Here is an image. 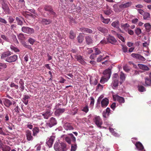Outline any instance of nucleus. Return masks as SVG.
I'll return each mask as SVG.
<instances>
[{
  "instance_id": "nucleus-16",
  "label": "nucleus",
  "mask_w": 151,
  "mask_h": 151,
  "mask_svg": "<svg viewBox=\"0 0 151 151\" xmlns=\"http://www.w3.org/2000/svg\"><path fill=\"white\" fill-rule=\"evenodd\" d=\"M2 8L6 13H8L9 12L10 9L8 4L6 3V1L1 4Z\"/></svg>"
},
{
  "instance_id": "nucleus-19",
  "label": "nucleus",
  "mask_w": 151,
  "mask_h": 151,
  "mask_svg": "<svg viewBox=\"0 0 151 151\" xmlns=\"http://www.w3.org/2000/svg\"><path fill=\"white\" fill-rule=\"evenodd\" d=\"M97 29L100 32L105 35L107 34L108 32L107 29L105 27L98 26L97 27Z\"/></svg>"
},
{
  "instance_id": "nucleus-37",
  "label": "nucleus",
  "mask_w": 151,
  "mask_h": 151,
  "mask_svg": "<svg viewBox=\"0 0 151 151\" xmlns=\"http://www.w3.org/2000/svg\"><path fill=\"white\" fill-rule=\"evenodd\" d=\"M84 36L81 34H79L77 37V40L78 42L80 43H81L84 40Z\"/></svg>"
},
{
  "instance_id": "nucleus-25",
  "label": "nucleus",
  "mask_w": 151,
  "mask_h": 151,
  "mask_svg": "<svg viewBox=\"0 0 151 151\" xmlns=\"http://www.w3.org/2000/svg\"><path fill=\"white\" fill-rule=\"evenodd\" d=\"M80 30L84 33L91 34L93 32L92 31L91 29L84 27L81 28L80 29Z\"/></svg>"
},
{
  "instance_id": "nucleus-28",
  "label": "nucleus",
  "mask_w": 151,
  "mask_h": 151,
  "mask_svg": "<svg viewBox=\"0 0 151 151\" xmlns=\"http://www.w3.org/2000/svg\"><path fill=\"white\" fill-rule=\"evenodd\" d=\"M52 114L50 111L47 110L43 113L42 115L44 116V118L47 119Z\"/></svg>"
},
{
  "instance_id": "nucleus-55",
  "label": "nucleus",
  "mask_w": 151,
  "mask_h": 151,
  "mask_svg": "<svg viewBox=\"0 0 151 151\" xmlns=\"http://www.w3.org/2000/svg\"><path fill=\"white\" fill-rule=\"evenodd\" d=\"M120 40L123 42H125V40L124 37L121 35L118 34H116V36Z\"/></svg>"
},
{
  "instance_id": "nucleus-39",
  "label": "nucleus",
  "mask_w": 151,
  "mask_h": 151,
  "mask_svg": "<svg viewBox=\"0 0 151 151\" xmlns=\"http://www.w3.org/2000/svg\"><path fill=\"white\" fill-rule=\"evenodd\" d=\"M33 135L34 136H36L39 132V130L38 127H35L32 129Z\"/></svg>"
},
{
  "instance_id": "nucleus-58",
  "label": "nucleus",
  "mask_w": 151,
  "mask_h": 151,
  "mask_svg": "<svg viewBox=\"0 0 151 151\" xmlns=\"http://www.w3.org/2000/svg\"><path fill=\"white\" fill-rule=\"evenodd\" d=\"M138 87L139 91L140 92H143L146 90L145 88L143 86H139Z\"/></svg>"
},
{
  "instance_id": "nucleus-14",
  "label": "nucleus",
  "mask_w": 151,
  "mask_h": 151,
  "mask_svg": "<svg viewBox=\"0 0 151 151\" xmlns=\"http://www.w3.org/2000/svg\"><path fill=\"white\" fill-rule=\"evenodd\" d=\"M131 55L134 58L137 59L142 61H145V58L144 57L139 54L132 53Z\"/></svg>"
},
{
  "instance_id": "nucleus-48",
  "label": "nucleus",
  "mask_w": 151,
  "mask_h": 151,
  "mask_svg": "<svg viewBox=\"0 0 151 151\" xmlns=\"http://www.w3.org/2000/svg\"><path fill=\"white\" fill-rule=\"evenodd\" d=\"M135 32L137 35H139L142 32V31L139 28H136L135 30Z\"/></svg>"
},
{
  "instance_id": "nucleus-30",
  "label": "nucleus",
  "mask_w": 151,
  "mask_h": 151,
  "mask_svg": "<svg viewBox=\"0 0 151 151\" xmlns=\"http://www.w3.org/2000/svg\"><path fill=\"white\" fill-rule=\"evenodd\" d=\"M100 19L102 22L105 24H108L110 21V19H109L104 18L102 14L101 15Z\"/></svg>"
},
{
  "instance_id": "nucleus-63",
  "label": "nucleus",
  "mask_w": 151,
  "mask_h": 151,
  "mask_svg": "<svg viewBox=\"0 0 151 151\" xmlns=\"http://www.w3.org/2000/svg\"><path fill=\"white\" fill-rule=\"evenodd\" d=\"M11 87H14L16 89H18V86L17 85H15L14 83H12L10 85Z\"/></svg>"
},
{
  "instance_id": "nucleus-7",
  "label": "nucleus",
  "mask_w": 151,
  "mask_h": 151,
  "mask_svg": "<svg viewBox=\"0 0 151 151\" xmlns=\"http://www.w3.org/2000/svg\"><path fill=\"white\" fill-rule=\"evenodd\" d=\"M108 43H110L113 45H116L117 41L113 36L109 35L106 38Z\"/></svg>"
},
{
  "instance_id": "nucleus-10",
  "label": "nucleus",
  "mask_w": 151,
  "mask_h": 151,
  "mask_svg": "<svg viewBox=\"0 0 151 151\" xmlns=\"http://www.w3.org/2000/svg\"><path fill=\"white\" fill-rule=\"evenodd\" d=\"M93 121L98 127H101V126L102 124V121L99 116H95L93 119Z\"/></svg>"
},
{
  "instance_id": "nucleus-60",
  "label": "nucleus",
  "mask_w": 151,
  "mask_h": 151,
  "mask_svg": "<svg viewBox=\"0 0 151 151\" xmlns=\"http://www.w3.org/2000/svg\"><path fill=\"white\" fill-rule=\"evenodd\" d=\"M28 42H29L31 45H33L34 42L35 41V40L32 38H29L28 39Z\"/></svg>"
},
{
  "instance_id": "nucleus-6",
  "label": "nucleus",
  "mask_w": 151,
  "mask_h": 151,
  "mask_svg": "<svg viewBox=\"0 0 151 151\" xmlns=\"http://www.w3.org/2000/svg\"><path fill=\"white\" fill-rule=\"evenodd\" d=\"M57 124V121L53 117L50 118V121L46 123L47 127H51Z\"/></svg>"
},
{
  "instance_id": "nucleus-35",
  "label": "nucleus",
  "mask_w": 151,
  "mask_h": 151,
  "mask_svg": "<svg viewBox=\"0 0 151 151\" xmlns=\"http://www.w3.org/2000/svg\"><path fill=\"white\" fill-rule=\"evenodd\" d=\"M18 38L19 40L22 41L25 40V37L24 34L22 33H19L18 35Z\"/></svg>"
},
{
  "instance_id": "nucleus-40",
  "label": "nucleus",
  "mask_w": 151,
  "mask_h": 151,
  "mask_svg": "<svg viewBox=\"0 0 151 151\" xmlns=\"http://www.w3.org/2000/svg\"><path fill=\"white\" fill-rule=\"evenodd\" d=\"M126 78V75L122 72H120V78L122 81H125Z\"/></svg>"
},
{
  "instance_id": "nucleus-50",
  "label": "nucleus",
  "mask_w": 151,
  "mask_h": 151,
  "mask_svg": "<svg viewBox=\"0 0 151 151\" xmlns=\"http://www.w3.org/2000/svg\"><path fill=\"white\" fill-rule=\"evenodd\" d=\"M104 13L106 15H109L111 14L112 11L111 10H105L103 11Z\"/></svg>"
},
{
  "instance_id": "nucleus-1",
  "label": "nucleus",
  "mask_w": 151,
  "mask_h": 151,
  "mask_svg": "<svg viewBox=\"0 0 151 151\" xmlns=\"http://www.w3.org/2000/svg\"><path fill=\"white\" fill-rule=\"evenodd\" d=\"M111 71L110 69H106L103 72V76L101 78L100 83L102 84L107 82L110 78Z\"/></svg>"
},
{
  "instance_id": "nucleus-52",
  "label": "nucleus",
  "mask_w": 151,
  "mask_h": 151,
  "mask_svg": "<svg viewBox=\"0 0 151 151\" xmlns=\"http://www.w3.org/2000/svg\"><path fill=\"white\" fill-rule=\"evenodd\" d=\"M10 48L11 49L14 51L15 52H19V50L16 47L11 45L10 46Z\"/></svg>"
},
{
  "instance_id": "nucleus-42",
  "label": "nucleus",
  "mask_w": 151,
  "mask_h": 151,
  "mask_svg": "<svg viewBox=\"0 0 151 151\" xmlns=\"http://www.w3.org/2000/svg\"><path fill=\"white\" fill-rule=\"evenodd\" d=\"M15 107L14 108V110L13 111V112H16L17 113H19V111L20 110V109L18 105L16 106V105H15Z\"/></svg>"
},
{
  "instance_id": "nucleus-11",
  "label": "nucleus",
  "mask_w": 151,
  "mask_h": 151,
  "mask_svg": "<svg viewBox=\"0 0 151 151\" xmlns=\"http://www.w3.org/2000/svg\"><path fill=\"white\" fill-rule=\"evenodd\" d=\"M18 57L17 55H14L12 56L7 57L5 61L9 63L15 62L17 59Z\"/></svg>"
},
{
  "instance_id": "nucleus-18",
  "label": "nucleus",
  "mask_w": 151,
  "mask_h": 151,
  "mask_svg": "<svg viewBox=\"0 0 151 151\" xmlns=\"http://www.w3.org/2000/svg\"><path fill=\"white\" fill-rule=\"evenodd\" d=\"M110 112V109L109 108H107L105 111H104L102 113L103 117L105 118H107L109 116Z\"/></svg>"
},
{
  "instance_id": "nucleus-31",
  "label": "nucleus",
  "mask_w": 151,
  "mask_h": 151,
  "mask_svg": "<svg viewBox=\"0 0 151 151\" xmlns=\"http://www.w3.org/2000/svg\"><path fill=\"white\" fill-rule=\"evenodd\" d=\"M113 10L116 12H119L121 11V9L117 4H114L113 6Z\"/></svg>"
},
{
  "instance_id": "nucleus-20",
  "label": "nucleus",
  "mask_w": 151,
  "mask_h": 151,
  "mask_svg": "<svg viewBox=\"0 0 151 151\" xmlns=\"http://www.w3.org/2000/svg\"><path fill=\"white\" fill-rule=\"evenodd\" d=\"M86 42L87 45H90L92 44L93 43L92 37L89 36H87L85 37Z\"/></svg>"
},
{
  "instance_id": "nucleus-9",
  "label": "nucleus",
  "mask_w": 151,
  "mask_h": 151,
  "mask_svg": "<svg viewBox=\"0 0 151 151\" xmlns=\"http://www.w3.org/2000/svg\"><path fill=\"white\" fill-rule=\"evenodd\" d=\"M55 136H50L49 138H48L47 139L46 144L49 148L52 147L55 140Z\"/></svg>"
},
{
  "instance_id": "nucleus-34",
  "label": "nucleus",
  "mask_w": 151,
  "mask_h": 151,
  "mask_svg": "<svg viewBox=\"0 0 151 151\" xmlns=\"http://www.w3.org/2000/svg\"><path fill=\"white\" fill-rule=\"evenodd\" d=\"M138 66L140 69L143 70H148L149 69L148 67L145 65L138 64Z\"/></svg>"
},
{
  "instance_id": "nucleus-5",
  "label": "nucleus",
  "mask_w": 151,
  "mask_h": 151,
  "mask_svg": "<svg viewBox=\"0 0 151 151\" xmlns=\"http://www.w3.org/2000/svg\"><path fill=\"white\" fill-rule=\"evenodd\" d=\"M99 76L97 75H94L91 76L90 79V82L91 84L94 85H96L98 83Z\"/></svg>"
},
{
  "instance_id": "nucleus-53",
  "label": "nucleus",
  "mask_w": 151,
  "mask_h": 151,
  "mask_svg": "<svg viewBox=\"0 0 151 151\" xmlns=\"http://www.w3.org/2000/svg\"><path fill=\"white\" fill-rule=\"evenodd\" d=\"M82 111L86 113H87L89 111L88 105L87 104H85V106L83 108V109L82 110Z\"/></svg>"
},
{
  "instance_id": "nucleus-45",
  "label": "nucleus",
  "mask_w": 151,
  "mask_h": 151,
  "mask_svg": "<svg viewBox=\"0 0 151 151\" xmlns=\"http://www.w3.org/2000/svg\"><path fill=\"white\" fill-rule=\"evenodd\" d=\"M16 19L17 21V24L20 26H22L23 25V23L22 21L18 17H16Z\"/></svg>"
},
{
  "instance_id": "nucleus-33",
  "label": "nucleus",
  "mask_w": 151,
  "mask_h": 151,
  "mask_svg": "<svg viewBox=\"0 0 151 151\" xmlns=\"http://www.w3.org/2000/svg\"><path fill=\"white\" fill-rule=\"evenodd\" d=\"M4 103V105L7 107H9L12 103L10 100L7 99H6L5 100Z\"/></svg>"
},
{
  "instance_id": "nucleus-17",
  "label": "nucleus",
  "mask_w": 151,
  "mask_h": 151,
  "mask_svg": "<svg viewBox=\"0 0 151 151\" xmlns=\"http://www.w3.org/2000/svg\"><path fill=\"white\" fill-rule=\"evenodd\" d=\"M109 103V100L106 98L104 99L101 101V106L103 108L106 107Z\"/></svg>"
},
{
  "instance_id": "nucleus-23",
  "label": "nucleus",
  "mask_w": 151,
  "mask_h": 151,
  "mask_svg": "<svg viewBox=\"0 0 151 151\" xmlns=\"http://www.w3.org/2000/svg\"><path fill=\"white\" fill-rule=\"evenodd\" d=\"M65 111L64 108L58 109H56L55 112V114L57 116H58L61 114Z\"/></svg>"
},
{
  "instance_id": "nucleus-2",
  "label": "nucleus",
  "mask_w": 151,
  "mask_h": 151,
  "mask_svg": "<svg viewBox=\"0 0 151 151\" xmlns=\"http://www.w3.org/2000/svg\"><path fill=\"white\" fill-rule=\"evenodd\" d=\"M44 10L49 12L47 16H50V17L54 18L57 16V14L54 11L52 6L50 5H45L44 7Z\"/></svg>"
},
{
  "instance_id": "nucleus-27",
  "label": "nucleus",
  "mask_w": 151,
  "mask_h": 151,
  "mask_svg": "<svg viewBox=\"0 0 151 151\" xmlns=\"http://www.w3.org/2000/svg\"><path fill=\"white\" fill-rule=\"evenodd\" d=\"M30 98V97L27 95H24L22 99V101L24 104L27 105L28 103V99Z\"/></svg>"
},
{
  "instance_id": "nucleus-41",
  "label": "nucleus",
  "mask_w": 151,
  "mask_h": 151,
  "mask_svg": "<svg viewBox=\"0 0 151 151\" xmlns=\"http://www.w3.org/2000/svg\"><path fill=\"white\" fill-rule=\"evenodd\" d=\"M119 79H113L112 83L114 87H117L119 84Z\"/></svg>"
},
{
  "instance_id": "nucleus-56",
  "label": "nucleus",
  "mask_w": 151,
  "mask_h": 151,
  "mask_svg": "<svg viewBox=\"0 0 151 151\" xmlns=\"http://www.w3.org/2000/svg\"><path fill=\"white\" fill-rule=\"evenodd\" d=\"M109 129L110 132H111L112 134L114 136H116L117 135V134L114 131V129L113 128L111 127L109 128Z\"/></svg>"
},
{
  "instance_id": "nucleus-4",
  "label": "nucleus",
  "mask_w": 151,
  "mask_h": 151,
  "mask_svg": "<svg viewBox=\"0 0 151 151\" xmlns=\"http://www.w3.org/2000/svg\"><path fill=\"white\" fill-rule=\"evenodd\" d=\"M22 31L28 35H31L35 32V30L32 28L26 26H23L21 29Z\"/></svg>"
},
{
  "instance_id": "nucleus-51",
  "label": "nucleus",
  "mask_w": 151,
  "mask_h": 151,
  "mask_svg": "<svg viewBox=\"0 0 151 151\" xmlns=\"http://www.w3.org/2000/svg\"><path fill=\"white\" fill-rule=\"evenodd\" d=\"M146 85L150 86L151 85V80L148 78H146L145 80Z\"/></svg>"
},
{
  "instance_id": "nucleus-15",
  "label": "nucleus",
  "mask_w": 151,
  "mask_h": 151,
  "mask_svg": "<svg viewBox=\"0 0 151 151\" xmlns=\"http://www.w3.org/2000/svg\"><path fill=\"white\" fill-rule=\"evenodd\" d=\"M132 2L129 1L125 3H122L119 5V7L121 9H125L128 8L132 5Z\"/></svg>"
},
{
  "instance_id": "nucleus-49",
  "label": "nucleus",
  "mask_w": 151,
  "mask_h": 151,
  "mask_svg": "<svg viewBox=\"0 0 151 151\" xmlns=\"http://www.w3.org/2000/svg\"><path fill=\"white\" fill-rule=\"evenodd\" d=\"M144 25L147 31L149 32L151 28L150 24L149 23H146Z\"/></svg>"
},
{
  "instance_id": "nucleus-57",
  "label": "nucleus",
  "mask_w": 151,
  "mask_h": 151,
  "mask_svg": "<svg viewBox=\"0 0 151 151\" xmlns=\"http://www.w3.org/2000/svg\"><path fill=\"white\" fill-rule=\"evenodd\" d=\"M94 52H95V53L96 55H98L100 54L101 52V50L98 48H94Z\"/></svg>"
},
{
  "instance_id": "nucleus-44",
  "label": "nucleus",
  "mask_w": 151,
  "mask_h": 151,
  "mask_svg": "<svg viewBox=\"0 0 151 151\" xmlns=\"http://www.w3.org/2000/svg\"><path fill=\"white\" fill-rule=\"evenodd\" d=\"M69 135L70 136V138L71 140V141L74 143H76V138L75 137H74L73 134L72 133L69 134Z\"/></svg>"
},
{
  "instance_id": "nucleus-26",
  "label": "nucleus",
  "mask_w": 151,
  "mask_h": 151,
  "mask_svg": "<svg viewBox=\"0 0 151 151\" xmlns=\"http://www.w3.org/2000/svg\"><path fill=\"white\" fill-rule=\"evenodd\" d=\"M0 148L2 149V151H10L11 150L10 147L3 144L0 147Z\"/></svg>"
},
{
  "instance_id": "nucleus-32",
  "label": "nucleus",
  "mask_w": 151,
  "mask_h": 151,
  "mask_svg": "<svg viewBox=\"0 0 151 151\" xmlns=\"http://www.w3.org/2000/svg\"><path fill=\"white\" fill-rule=\"evenodd\" d=\"M121 25L122 28L126 32L127 31V30L128 29V27L130 26L129 24L127 23H121Z\"/></svg>"
},
{
  "instance_id": "nucleus-54",
  "label": "nucleus",
  "mask_w": 151,
  "mask_h": 151,
  "mask_svg": "<svg viewBox=\"0 0 151 151\" xmlns=\"http://www.w3.org/2000/svg\"><path fill=\"white\" fill-rule=\"evenodd\" d=\"M103 88V86L100 84V83H99L96 87V90L98 91H101L102 90Z\"/></svg>"
},
{
  "instance_id": "nucleus-46",
  "label": "nucleus",
  "mask_w": 151,
  "mask_h": 151,
  "mask_svg": "<svg viewBox=\"0 0 151 151\" xmlns=\"http://www.w3.org/2000/svg\"><path fill=\"white\" fill-rule=\"evenodd\" d=\"M77 147V144L76 143L72 144L71 145V151H75Z\"/></svg>"
},
{
  "instance_id": "nucleus-29",
  "label": "nucleus",
  "mask_w": 151,
  "mask_h": 151,
  "mask_svg": "<svg viewBox=\"0 0 151 151\" xmlns=\"http://www.w3.org/2000/svg\"><path fill=\"white\" fill-rule=\"evenodd\" d=\"M12 54V53L10 51H7L2 53L1 55V58L3 59L4 58L8 57Z\"/></svg>"
},
{
  "instance_id": "nucleus-64",
  "label": "nucleus",
  "mask_w": 151,
  "mask_h": 151,
  "mask_svg": "<svg viewBox=\"0 0 151 151\" xmlns=\"http://www.w3.org/2000/svg\"><path fill=\"white\" fill-rule=\"evenodd\" d=\"M123 69L127 72H128L130 70V68L126 66H125L123 67Z\"/></svg>"
},
{
  "instance_id": "nucleus-47",
  "label": "nucleus",
  "mask_w": 151,
  "mask_h": 151,
  "mask_svg": "<svg viewBox=\"0 0 151 151\" xmlns=\"http://www.w3.org/2000/svg\"><path fill=\"white\" fill-rule=\"evenodd\" d=\"M90 99L91 100V101L90 104V106L92 108L94 104V99L93 97L92 96L90 97Z\"/></svg>"
},
{
  "instance_id": "nucleus-36",
  "label": "nucleus",
  "mask_w": 151,
  "mask_h": 151,
  "mask_svg": "<svg viewBox=\"0 0 151 151\" xmlns=\"http://www.w3.org/2000/svg\"><path fill=\"white\" fill-rule=\"evenodd\" d=\"M76 37V34L73 30H70L69 33V38L72 40L74 39Z\"/></svg>"
},
{
  "instance_id": "nucleus-24",
  "label": "nucleus",
  "mask_w": 151,
  "mask_h": 151,
  "mask_svg": "<svg viewBox=\"0 0 151 151\" xmlns=\"http://www.w3.org/2000/svg\"><path fill=\"white\" fill-rule=\"evenodd\" d=\"M63 127L64 128L67 130H73L74 129L73 127L72 126L71 124L68 123H65L64 126Z\"/></svg>"
},
{
  "instance_id": "nucleus-62",
  "label": "nucleus",
  "mask_w": 151,
  "mask_h": 151,
  "mask_svg": "<svg viewBox=\"0 0 151 151\" xmlns=\"http://www.w3.org/2000/svg\"><path fill=\"white\" fill-rule=\"evenodd\" d=\"M65 140L68 144H70L71 143V140L69 137H66L65 138Z\"/></svg>"
},
{
  "instance_id": "nucleus-38",
  "label": "nucleus",
  "mask_w": 151,
  "mask_h": 151,
  "mask_svg": "<svg viewBox=\"0 0 151 151\" xmlns=\"http://www.w3.org/2000/svg\"><path fill=\"white\" fill-rule=\"evenodd\" d=\"M116 99L117 101L119 103H124L125 102L124 98L119 96H116Z\"/></svg>"
},
{
  "instance_id": "nucleus-3",
  "label": "nucleus",
  "mask_w": 151,
  "mask_h": 151,
  "mask_svg": "<svg viewBox=\"0 0 151 151\" xmlns=\"http://www.w3.org/2000/svg\"><path fill=\"white\" fill-rule=\"evenodd\" d=\"M54 148L57 151H65L67 149L66 144L64 143H55Z\"/></svg>"
},
{
  "instance_id": "nucleus-8",
  "label": "nucleus",
  "mask_w": 151,
  "mask_h": 151,
  "mask_svg": "<svg viewBox=\"0 0 151 151\" xmlns=\"http://www.w3.org/2000/svg\"><path fill=\"white\" fill-rule=\"evenodd\" d=\"M40 20L43 24L45 25H48L52 23V21L51 19L49 18H40Z\"/></svg>"
},
{
  "instance_id": "nucleus-22",
  "label": "nucleus",
  "mask_w": 151,
  "mask_h": 151,
  "mask_svg": "<svg viewBox=\"0 0 151 151\" xmlns=\"http://www.w3.org/2000/svg\"><path fill=\"white\" fill-rule=\"evenodd\" d=\"M76 58L77 60L82 65H85L86 63L83 59V57L80 55H77L76 57Z\"/></svg>"
},
{
  "instance_id": "nucleus-13",
  "label": "nucleus",
  "mask_w": 151,
  "mask_h": 151,
  "mask_svg": "<svg viewBox=\"0 0 151 151\" xmlns=\"http://www.w3.org/2000/svg\"><path fill=\"white\" fill-rule=\"evenodd\" d=\"M135 145L138 151H145L143 145L139 142H137L135 143Z\"/></svg>"
},
{
  "instance_id": "nucleus-43",
  "label": "nucleus",
  "mask_w": 151,
  "mask_h": 151,
  "mask_svg": "<svg viewBox=\"0 0 151 151\" xmlns=\"http://www.w3.org/2000/svg\"><path fill=\"white\" fill-rule=\"evenodd\" d=\"M143 16L144 19H147L150 18V14L147 12H145L143 14Z\"/></svg>"
},
{
  "instance_id": "nucleus-61",
  "label": "nucleus",
  "mask_w": 151,
  "mask_h": 151,
  "mask_svg": "<svg viewBox=\"0 0 151 151\" xmlns=\"http://www.w3.org/2000/svg\"><path fill=\"white\" fill-rule=\"evenodd\" d=\"M107 41H106L105 38H104L103 40L101 41L99 44H101L102 45H103L107 44Z\"/></svg>"
},
{
  "instance_id": "nucleus-12",
  "label": "nucleus",
  "mask_w": 151,
  "mask_h": 151,
  "mask_svg": "<svg viewBox=\"0 0 151 151\" xmlns=\"http://www.w3.org/2000/svg\"><path fill=\"white\" fill-rule=\"evenodd\" d=\"M26 139L28 141H32L34 139L31 132L29 130H26L25 132Z\"/></svg>"
},
{
  "instance_id": "nucleus-21",
  "label": "nucleus",
  "mask_w": 151,
  "mask_h": 151,
  "mask_svg": "<svg viewBox=\"0 0 151 151\" xmlns=\"http://www.w3.org/2000/svg\"><path fill=\"white\" fill-rule=\"evenodd\" d=\"M111 25L114 28L119 29V30L121 32H123L119 28V22L118 20H116L113 22L111 24Z\"/></svg>"
},
{
  "instance_id": "nucleus-59",
  "label": "nucleus",
  "mask_w": 151,
  "mask_h": 151,
  "mask_svg": "<svg viewBox=\"0 0 151 151\" xmlns=\"http://www.w3.org/2000/svg\"><path fill=\"white\" fill-rule=\"evenodd\" d=\"M122 49L123 52H126L127 51V47L124 45H122Z\"/></svg>"
}]
</instances>
